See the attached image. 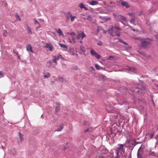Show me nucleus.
Returning a JSON list of instances; mask_svg holds the SVG:
<instances>
[{
	"mask_svg": "<svg viewBox=\"0 0 158 158\" xmlns=\"http://www.w3.org/2000/svg\"><path fill=\"white\" fill-rule=\"evenodd\" d=\"M80 43H82V40H81V41H80Z\"/></svg>",
	"mask_w": 158,
	"mask_h": 158,
	"instance_id": "nucleus-52",
	"label": "nucleus"
},
{
	"mask_svg": "<svg viewBox=\"0 0 158 158\" xmlns=\"http://www.w3.org/2000/svg\"><path fill=\"white\" fill-rule=\"evenodd\" d=\"M27 28L28 30V34H29V33L31 34V29L29 27H27Z\"/></svg>",
	"mask_w": 158,
	"mask_h": 158,
	"instance_id": "nucleus-31",
	"label": "nucleus"
},
{
	"mask_svg": "<svg viewBox=\"0 0 158 158\" xmlns=\"http://www.w3.org/2000/svg\"><path fill=\"white\" fill-rule=\"evenodd\" d=\"M119 40L120 42H121V43H123V44H126V43L125 42H124V41H123L122 40H121V39H120V40Z\"/></svg>",
	"mask_w": 158,
	"mask_h": 158,
	"instance_id": "nucleus-38",
	"label": "nucleus"
},
{
	"mask_svg": "<svg viewBox=\"0 0 158 158\" xmlns=\"http://www.w3.org/2000/svg\"><path fill=\"white\" fill-rule=\"evenodd\" d=\"M45 47L46 48H48L49 49V51H52V49L53 48V45L51 44V43H46Z\"/></svg>",
	"mask_w": 158,
	"mask_h": 158,
	"instance_id": "nucleus-6",
	"label": "nucleus"
},
{
	"mask_svg": "<svg viewBox=\"0 0 158 158\" xmlns=\"http://www.w3.org/2000/svg\"><path fill=\"white\" fill-rule=\"evenodd\" d=\"M132 30L134 31H135V30L134 29H132Z\"/></svg>",
	"mask_w": 158,
	"mask_h": 158,
	"instance_id": "nucleus-53",
	"label": "nucleus"
},
{
	"mask_svg": "<svg viewBox=\"0 0 158 158\" xmlns=\"http://www.w3.org/2000/svg\"><path fill=\"white\" fill-rule=\"evenodd\" d=\"M84 8L85 10H88V9L86 7H84Z\"/></svg>",
	"mask_w": 158,
	"mask_h": 158,
	"instance_id": "nucleus-45",
	"label": "nucleus"
},
{
	"mask_svg": "<svg viewBox=\"0 0 158 158\" xmlns=\"http://www.w3.org/2000/svg\"><path fill=\"white\" fill-rule=\"evenodd\" d=\"M135 20L134 19H132L130 21L131 23H133Z\"/></svg>",
	"mask_w": 158,
	"mask_h": 158,
	"instance_id": "nucleus-39",
	"label": "nucleus"
},
{
	"mask_svg": "<svg viewBox=\"0 0 158 158\" xmlns=\"http://www.w3.org/2000/svg\"><path fill=\"white\" fill-rule=\"evenodd\" d=\"M153 136V134L151 133L150 135V137L151 139H152Z\"/></svg>",
	"mask_w": 158,
	"mask_h": 158,
	"instance_id": "nucleus-36",
	"label": "nucleus"
},
{
	"mask_svg": "<svg viewBox=\"0 0 158 158\" xmlns=\"http://www.w3.org/2000/svg\"><path fill=\"white\" fill-rule=\"evenodd\" d=\"M96 53V52L92 49L91 50L90 53L92 56H94Z\"/></svg>",
	"mask_w": 158,
	"mask_h": 158,
	"instance_id": "nucleus-19",
	"label": "nucleus"
},
{
	"mask_svg": "<svg viewBox=\"0 0 158 158\" xmlns=\"http://www.w3.org/2000/svg\"><path fill=\"white\" fill-rule=\"evenodd\" d=\"M118 17L119 19L121 21H126V18L122 15H119Z\"/></svg>",
	"mask_w": 158,
	"mask_h": 158,
	"instance_id": "nucleus-14",
	"label": "nucleus"
},
{
	"mask_svg": "<svg viewBox=\"0 0 158 158\" xmlns=\"http://www.w3.org/2000/svg\"><path fill=\"white\" fill-rule=\"evenodd\" d=\"M19 135L20 138V140L21 141H22L24 139L23 135H22L21 133H19Z\"/></svg>",
	"mask_w": 158,
	"mask_h": 158,
	"instance_id": "nucleus-16",
	"label": "nucleus"
},
{
	"mask_svg": "<svg viewBox=\"0 0 158 158\" xmlns=\"http://www.w3.org/2000/svg\"><path fill=\"white\" fill-rule=\"evenodd\" d=\"M121 4L123 6H125L126 8H129L130 7V6L128 5L127 3L125 1H123L121 2Z\"/></svg>",
	"mask_w": 158,
	"mask_h": 158,
	"instance_id": "nucleus-10",
	"label": "nucleus"
},
{
	"mask_svg": "<svg viewBox=\"0 0 158 158\" xmlns=\"http://www.w3.org/2000/svg\"><path fill=\"white\" fill-rule=\"evenodd\" d=\"M60 130H62L63 128V126L62 124H60Z\"/></svg>",
	"mask_w": 158,
	"mask_h": 158,
	"instance_id": "nucleus-37",
	"label": "nucleus"
},
{
	"mask_svg": "<svg viewBox=\"0 0 158 158\" xmlns=\"http://www.w3.org/2000/svg\"><path fill=\"white\" fill-rule=\"evenodd\" d=\"M86 19L89 21H91L92 20V18L90 15H88Z\"/></svg>",
	"mask_w": 158,
	"mask_h": 158,
	"instance_id": "nucleus-28",
	"label": "nucleus"
},
{
	"mask_svg": "<svg viewBox=\"0 0 158 158\" xmlns=\"http://www.w3.org/2000/svg\"><path fill=\"white\" fill-rule=\"evenodd\" d=\"M126 145L122 144H118V147L117 148L116 154L117 156L116 157L117 158H120V156L119 153L121 155H123L122 153H124L125 152V147H126Z\"/></svg>",
	"mask_w": 158,
	"mask_h": 158,
	"instance_id": "nucleus-2",
	"label": "nucleus"
},
{
	"mask_svg": "<svg viewBox=\"0 0 158 158\" xmlns=\"http://www.w3.org/2000/svg\"><path fill=\"white\" fill-rule=\"evenodd\" d=\"M121 31V29L117 27H114L112 26H110L109 29L108 30V32L110 35L112 36H120V31Z\"/></svg>",
	"mask_w": 158,
	"mask_h": 158,
	"instance_id": "nucleus-1",
	"label": "nucleus"
},
{
	"mask_svg": "<svg viewBox=\"0 0 158 158\" xmlns=\"http://www.w3.org/2000/svg\"><path fill=\"white\" fill-rule=\"evenodd\" d=\"M123 103H127V101L125 100H124L123 101Z\"/></svg>",
	"mask_w": 158,
	"mask_h": 158,
	"instance_id": "nucleus-44",
	"label": "nucleus"
},
{
	"mask_svg": "<svg viewBox=\"0 0 158 158\" xmlns=\"http://www.w3.org/2000/svg\"><path fill=\"white\" fill-rule=\"evenodd\" d=\"M50 77V73H48L47 74H45L44 76V78H48Z\"/></svg>",
	"mask_w": 158,
	"mask_h": 158,
	"instance_id": "nucleus-21",
	"label": "nucleus"
},
{
	"mask_svg": "<svg viewBox=\"0 0 158 158\" xmlns=\"http://www.w3.org/2000/svg\"><path fill=\"white\" fill-rule=\"evenodd\" d=\"M88 3L91 5H95L98 4V2L96 1H92L91 2H88Z\"/></svg>",
	"mask_w": 158,
	"mask_h": 158,
	"instance_id": "nucleus-12",
	"label": "nucleus"
},
{
	"mask_svg": "<svg viewBox=\"0 0 158 158\" xmlns=\"http://www.w3.org/2000/svg\"><path fill=\"white\" fill-rule=\"evenodd\" d=\"M94 56L97 59H100V56L97 53Z\"/></svg>",
	"mask_w": 158,
	"mask_h": 158,
	"instance_id": "nucleus-18",
	"label": "nucleus"
},
{
	"mask_svg": "<svg viewBox=\"0 0 158 158\" xmlns=\"http://www.w3.org/2000/svg\"><path fill=\"white\" fill-rule=\"evenodd\" d=\"M79 6L81 8H84L85 7L84 5L82 3H81L79 4Z\"/></svg>",
	"mask_w": 158,
	"mask_h": 158,
	"instance_id": "nucleus-25",
	"label": "nucleus"
},
{
	"mask_svg": "<svg viewBox=\"0 0 158 158\" xmlns=\"http://www.w3.org/2000/svg\"><path fill=\"white\" fill-rule=\"evenodd\" d=\"M139 39L141 42V47L144 48H148L150 45V43L149 41H145L144 39H143L141 38H138Z\"/></svg>",
	"mask_w": 158,
	"mask_h": 158,
	"instance_id": "nucleus-3",
	"label": "nucleus"
},
{
	"mask_svg": "<svg viewBox=\"0 0 158 158\" xmlns=\"http://www.w3.org/2000/svg\"><path fill=\"white\" fill-rule=\"evenodd\" d=\"M33 20L34 21L35 24V25L38 24V26L36 27V30L37 31L38 28H40L41 27V25L39 23V22L36 19H33Z\"/></svg>",
	"mask_w": 158,
	"mask_h": 158,
	"instance_id": "nucleus-8",
	"label": "nucleus"
},
{
	"mask_svg": "<svg viewBox=\"0 0 158 158\" xmlns=\"http://www.w3.org/2000/svg\"><path fill=\"white\" fill-rule=\"evenodd\" d=\"M127 70L131 72H135L136 70V69L133 67H129Z\"/></svg>",
	"mask_w": 158,
	"mask_h": 158,
	"instance_id": "nucleus-17",
	"label": "nucleus"
},
{
	"mask_svg": "<svg viewBox=\"0 0 158 158\" xmlns=\"http://www.w3.org/2000/svg\"><path fill=\"white\" fill-rule=\"evenodd\" d=\"M54 57H55L56 59L57 60H59L60 58H62V57L61 55H59L57 56H55Z\"/></svg>",
	"mask_w": 158,
	"mask_h": 158,
	"instance_id": "nucleus-22",
	"label": "nucleus"
},
{
	"mask_svg": "<svg viewBox=\"0 0 158 158\" xmlns=\"http://www.w3.org/2000/svg\"><path fill=\"white\" fill-rule=\"evenodd\" d=\"M80 49L83 53V54H85L86 52L85 48L82 45H80Z\"/></svg>",
	"mask_w": 158,
	"mask_h": 158,
	"instance_id": "nucleus-11",
	"label": "nucleus"
},
{
	"mask_svg": "<svg viewBox=\"0 0 158 158\" xmlns=\"http://www.w3.org/2000/svg\"><path fill=\"white\" fill-rule=\"evenodd\" d=\"M76 55H77V53H76Z\"/></svg>",
	"mask_w": 158,
	"mask_h": 158,
	"instance_id": "nucleus-56",
	"label": "nucleus"
},
{
	"mask_svg": "<svg viewBox=\"0 0 158 158\" xmlns=\"http://www.w3.org/2000/svg\"><path fill=\"white\" fill-rule=\"evenodd\" d=\"M7 31L6 30H4V32L3 33V35L5 37H6L7 35Z\"/></svg>",
	"mask_w": 158,
	"mask_h": 158,
	"instance_id": "nucleus-26",
	"label": "nucleus"
},
{
	"mask_svg": "<svg viewBox=\"0 0 158 158\" xmlns=\"http://www.w3.org/2000/svg\"><path fill=\"white\" fill-rule=\"evenodd\" d=\"M96 68L98 69L99 70L100 69V66L97 64H96L95 65Z\"/></svg>",
	"mask_w": 158,
	"mask_h": 158,
	"instance_id": "nucleus-33",
	"label": "nucleus"
},
{
	"mask_svg": "<svg viewBox=\"0 0 158 158\" xmlns=\"http://www.w3.org/2000/svg\"><path fill=\"white\" fill-rule=\"evenodd\" d=\"M149 155L152 156H155V153L154 152H151Z\"/></svg>",
	"mask_w": 158,
	"mask_h": 158,
	"instance_id": "nucleus-32",
	"label": "nucleus"
},
{
	"mask_svg": "<svg viewBox=\"0 0 158 158\" xmlns=\"http://www.w3.org/2000/svg\"><path fill=\"white\" fill-rule=\"evenodd\" d=\"M61 131V130H60V128H59V129L58 128L57 129V130H55L56 131Z\"/></svg>",
	"mask_w": 158,
	"mask_h": 158,
	"instance_id": "nucleus-43",
	"label": "nucleus"
},
{
	"mask_svg": "<svg viewBox=\"0 0 158 158\" xmlns=\"http://www.w3.org/2000/svg\"><path fill=\"white\" fill-rule=\"evenodd\" d=\"M69 42L71 44H74L76 43L75 39L74 37H72V39H71L70 38L68 39Z\"/></svg>",
	"mask_w": 158,
	"mask_h": 158,
	"instance_id": "nucleus-9",
	"label": "nucleus"
},
{
	"mask_svg": "<svg viewBox=\"0 0 158 158\" xmlns=\"http://www.w3.org/2000/svg\"><path fill=\"white\" fill-rule=\"evenodd\" d=\"M97 44L101 46L102 45V42H100L99 43H98Z\"/></svg>",
	"mask_w": 158,
	"mask_h": 158,
	"instance_id": "nucleus-41",
	"label": "nucleus"
},
{
	"mask_svg": "<svg viewBox=\"0 0 158 158\" xmlns=\"http://www.w3.org/2000/svg\"><path fill=\"white\" fill-rule=\"evenodd\" d=\"M14 53L16 55H18L19 53L18 52H16V51L15 50H13Z\"/></svg>",
	"mask_w": 158,
	"mask_h": 158,
	"instance_id": "nucleus-34",
	"label": "nucleus"
},
{
	"mask_svg": "<svg viewBox=\"0 0 158 158\" xmlns=\"http://www.w3.org/2000/svg\"><path fill=\"white\" fill-rule=\"evenodd\" d=\"M56 32L59 34V35L60 36H62L63 37H64V34L60 29L58 28L56 31Z\"/></svg>",
	"mask_w": 158,
	"mask_h": 158,
	"instance_id": "nucleus-13",
	"label": "nucleus"
},
{
	"mask_svg": "<svg viewBox=\"0 0 158 158\" xmlns=\"http://www.w3.org/2000/svg\"><path fill=\"white\" fill-rule=\"evenodd\" d=\"M26 48L27 51H30L32 53H34V52L32 50V47L29 44L27 45Z\"/></svg>",
	"mask_w": 158,
	"mask_h": 158,
	"instance_id": "nucleus-7",
	"label": "nucleus"
},
{
	"mask_svg": "<svg viewBox=\"0 0 158 158\" xmlns=\"http://www.w3.org/2000/svg\"><path fill=\"white\" fill-rule=\"evenodd\" d=\"M67 34H68L70 35L72 37H74L75 35V33L74 32H68Z\"/></svg>",
	"mask_w": 158,
	"mask_h": 158,
	"instance_id": "nucleus-23",
	"label": "nucleus"
},
{
	"mask_svg": "<svg viewBox=\"0 0 158 158\" xmlns=\"http://www.w3.org/2000/svg\"><path fill=\"white\" fill-rule=\"evenodd\" d=\"M60 108L59 107V105L58 104L57 106L56 107L55 110L56 112H58L60 110Z\"/></svg>",
	"mask_w": 158,
	"mask_h": 158,
	"instance_id": "nucleus-24",
	"label": "nucleus"
},
{
	"mask_svg": "<svg viewBox=\"0 0 158 158\" xmlns=\"http://www.w3.org/2000/svg\"><path fill=\"white\" fill-rule=\"evenodd\" d=\"M136 92H137V93H139L140 90H138L137 91H136Z\"/></svg>",
	"mask_w": 158,
	"mask_h": 158,
	"instance_id": "nucleus-51",
	"label": "nucleus"
},
{
	"mask_svg": "<svg viewBox=\"0 0 158 158\" xmlns=\"http://www.w3.org/2000/svg\"><path fill=\"white\" fill-rule=\"evenodd\" d=\"M88 131V129H87L86 130H85V132H87V131Z\"/></svg>",
	"mask_w": 158,
	"mask_h": 158,
	"instance_id": "nucleus-50",
	"label": "nucleus"
},
{
	"mask_svg": "<svg viewBox=\"0 0 158 158\" xmlns=\"http://www.w3.org/2000/svg\"><path fill=\"white\" fill-rule=\"evenodd\" d=\"M63 78L62 77H59L58 78V80L60 82H62L63 81Z\"/></svg>",
	"mask_w": 158,
	"mask_h": 158,
	"instance_id": "nucleus-27",
	"label": "nucleus"
},
{
	"mask_svg": "<svg viewBox=\"0 0 158 158\" xmlns=\"http://www.w3.org/2000/svg\"><path fill=\"white\" fill-rule=\"evenodd\" d=\"M16 20L17 21H20L21 20V19L19 16L18 15H15Z\"/></svg>",
	"mask_w": 158,
	"mask_h": 158,
	"instance_id": "nucleus-20",
	"label": "nucleus"
},
{
	"mask_svg": "<svg viewBox=\"0 0 158 158\" xmlns=\"http://www.w3.org/2000/svg\"><path fill=\"white\" fill-rule=\"evenodd\" d=\"M86 122L85 121V122H83V124L84 125H87V124L86 123Z\"/></svg>",
	"mask_w": 158,
	"mask_h": 158,
	"instance_id": "nucleus-47",
	"label": "nucleus"
},
{
	"mask_svg": "<svg viewBox=\"0 0 158 158\" xmlns=\"http://www.w3.org/2000/svg\"><path fill=\"white\" fill-rule=\"evenodd\" d=\"M66 16L68 19H69V18H70V20L72 22H73L75 19H77V17L73 15L70 11L68 12L67 15Z\"/></svg>",
	"mask_w": 158,
	"mask_h": 158,
	"instance_id": "nucleus-4",
	"label": "nucleus"
},
{
	"mask_svg": "<svg viewBox=\"0 0 158 158\" xmlns=\"http://www.w3.org/2000/svg\"><path fill=\"white\" fill-rule=\"evenodd\" d=\"M155 139H156L157 141L158 140V135H156V136L155 137Z\"/></svg>",
	"mask_w": 158,
	"mask_h": 158,
	"instance_id": "nucleus-42",
	"label": "nucleus"
},
{
	"mask_svg": "<svg viewBox=\"0 0 158 158\" xmlns=\"http://www.w3.org/2000/svg\"><path fill=\"white\" fill-rule=\"evenodd\" d=\"M67 82L66 80L65 79H63V81H62V82L63 83H65Z\"/></svg>",
	"mask_w": 158,
	"mask_h": 158,
	"instance_id": "nucleus-40",
	"label": "nucleus"
},
{
	"mask_svg": "<svg viewBox=\"0 0 158 158\" xmlns=\"http://www.w3.org/2000/svg\"><path fill=\"white\" fill-rule=\"evenodd\" d=\"M133 13H128V15H133Z\"/></svg>",
	"mask_w": 158,
	"mask_h": 158,
	"instance_id": "nucleus-46",
	"label": "nucleus"
},
{
	"mask_svg": "<svg viewBox=\"0 0 158 158\" xmlns=\"http://www.w3.org/2000/svg\"><path fill=\"white\" fill-rule=\"evenodd\" d=\"M59 45L62 48L65 49H67L68 48V46H67L66 45L64 44H59Z\"/></svg>",
	"mask_w": 158,
	"mask_h": 158,
	"instance_id": "nucleus-15",
	"label": "nucleus"
},
{
	"mask_svg": "<svg viewBox=\"0 0 158 158\" xmlns=\"http://www.w3.org/2000/svg\"><path fill=\"white\" fill-rule=\"evenodd\" d=\"M114 57L113 56H110L109 58V59L110 60H113L114 59Z\"/></svg>",
	"mask_w": 158,
	"mask_h": 158,
	"instance_id": "nucleus-35",
	"label": "nucleus"
},
{
	"mask_svg": "<svg viewBox=\"0 0 158 158\" xmlns=\"http://www.w3.org/2000/svg\"><path fill=\"white\" fill-rule=\"evenodd\" d=\"M91 68H92V69H94V68H93V67H91Z\"/></svg>",
	"mask_w": 158,
	"mask_h": 158,
	"instance_id": "nucleus-55",
	"label": "nucleus"
},
{
	"mask_svg": "<svg viewBox=\"0 0 158 158\" xmlns=\"http://www.w3.org/2000/svg\"><path fill=\"white\" fill-rule=\"evenodd\" d=\"M56 60V59L55 57L54 56V58L52 60V62L54 63H55L56 64L57 63Z\"/></svg>",
	"mask_w": 158,
	"mask_h": 158,
	"instance_id": "nucleus-30",
	"label": "nucleus"
},
{
	"mask_svg": "<svg viewBox=\"0 0 158 158\" xmlns=\"http://www.w3.org/2000/svg\"><path fill=\"white\" fill-rule=\"evenodd\" d=\"M156 157H158V155Z\"/></svg>",
	"mask_w": 158,
	"mask_h": 158,
	"instance_id": "nucleus-54",
	"label": "nucleus"
},
{
	"mask_svg": "<svg viewBox=\"0 0 158 158\" xmlns=\"http://www.w3.org/2000/svg\"><path fill=\"white\" fill-rule=\"evenodd\" d=\"M18 55V58L19 59H20V56L19 55Z\"/></svg>",
	"mask_w": 158,
	"mask_h": 158,
	"instance_id": "nucleus-49",
	"label": "nucleus"
},
{
	"mask_svg": "<svg viewBox=\"0 0 158 158\" xmlns=\"http://www.w3.org/2000/svg\"><path fill=\"white\" fill-rule=\"evenodd\" d=\"M48 63L49 64H51L52 63V62L51 61H48Z\"/></svg>",
	"mask_w": 158,
	"mask_h": 158,
	"instance_id": "nucleus-48",
	"label": "nucleus"
},
{
	"mask_svg": "<svg viewBox=\"0 0 158 158\" xmlns=\"http://www.w3.org/2000/svg\"><path fill=\"white\" fill-rule=\"evenodd\" d=\"M85 36L86 35L84 32H82L81 33H78L77 35L76 36V38L77 39L79 40L81 38V37L82 40L83 38L85 37Z\"/></svg>",
	"mask_w": 158,
	"mask_h": 158,
	"instance_id": "nucleus-5",
	"label": "nucleus"
},
{
	"mask_svg": "<svg viewBox=\"0 0 158 158\" xmlns=\"http://www.w3.org/2000/svg\"><path fill=\"white\" fill-rule=\"evenodd\" d=\"M4 76V74L2 71H0V78H2Z\"/></svg>",
	"mask_w": 158,
	"mask_h": 158,
	"instance_id": "nucleus-29",
	"label": "nucleus"
}]
</instances>
